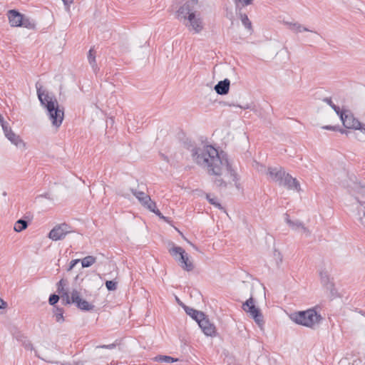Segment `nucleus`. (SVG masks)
<instances>
[{"instance_id": "f257e3e1", "label": "nucleus", "mask_w": 365, "mask_h": 365, "mask_svg": "<svg viewBox=\"0 0 365 365\" xmlns=\"http://www.w3.org/2000/svg\"><path fill=\"white\" fill-rule=\"evenodd\" d=\"M192 156L193 160L205 169L209 175L215 176L213 182L217 187H227V180L232 178L238 187L237 173L231 168L225 155L222 153L220 154L213 146L202 145L195 148L192 150Z\"/></svg>"}, {"instance_id": "f03ea898", "label": "nucleus", "mask_w": 365, "mask_h": 365, "mask_svg": "<svg viewBox=\"0 0 365 365\" xmlns=\"http://www.w3.org/2000/svg\"><path fill=\"white\" fill-rule=\"evenodd\" d=\"M183 4L177 11V18L190 32L200 34L204 29V23L195 7L198 0H182Z\"/></svg>"}, {"instance_id": "7ed1b4c3", "label": "nucleus", "mask_w": 365, "mask_h": 365, "mask_svg": "<svg viewBox=\"0 0 365 365\" xmlns=\"http://www.w3.org/2000/svg\"><path fill=\"white\" fill-rule=\"evenodd\" d=\"M37 96L42 106L46 110L47 115L53 126L58 128L64 118L63 108H61L55 96L42 89L38 83L36 84Z\"/></svg>"}, {"instance_id": "20e7f679", "label": "nucleus", "mask_w": 365, "mask_h": 365, "mask_svg": "<svg viewBox=\"0 0 365 365\" xmlns=\"http://www.w3.org/2000/svg\"><path fill=\"white\" fill-rule=\"evenodd\" d=\"M290 319L298 324L313 328L319 323L322 317L314 309H310L294 312L290 315Z\"/></svg>"}, {"instance_id": "39448f33", "label": "nucleus", "mask_w": 365, "mask_h": 365, "mask_svg": "<svg viewBox=\"0 0 365 365\" xmlns=\"http://www.w3.org/2000/svg\"><path fill=\"white\" fill-rule=\"evenodd\" d=\"M170 245L171 247L169 248L168 251L175 259L179 262L180 267L187 272L192 271L194 266L192 262L189 259L188 255L185 251L181 247L175 246L173 242Z\"/></svg>"}, {"instance_id": "423d86ee", "label": "nucleus", "mask_w": 365, "mask_h": 365, "mask_svg": "<svg viewBox=\"0 0 365 365\" xmlns=\"http://www.w3.org/2000/svg\"><path fill=\"white\" fill-rule=\"evenodd\" d=\"M63 304H75L76 306L83 311H91L95 306L81 297V293L77 289H73L70 294H64L63 296Z\"/></svg>"}, {"instance_id": "0eeeda50", "label": "nucleus", "mask_w": 365, "mask_h": 365, "mask_svg": "<svg viewBox=\"0 0 365 365\" xmlns=\"http://www.w3.org/2000/svg\"><path fill=\"white\" fill-rule=\"evenodd\" d=\"M131 192L141 204L142 206L148 209L151 208V206L154 205V202L151 200L150 197L144 192L143 190H139L135 188H130L128 190L124 189H120L118 191V194L124 198L130 199Z\"/></svg>"}, {"instance_id": "6e6552de", "label": "nucleus", "mask_w": 365, "mask_h": 365, "mask_svg": "<svg viewBox=\"0 0 365 365\" xmlns=\"http://www.w3.org/2000/svg\"><path fill=\"white\" fill-rule=\"evenodd\" d=\"M242 309L247 313H249L255 323L262 329L264 325L263 315L259 308L254 304L252 297H250L242 304Z\"/></svg>"}, {"instance_id": "1a4fd4ad", "label": "nucleus", "mask_w": 365, "mask_h": 365, "mask_svg": "<svg viewBox=\"0 0 365 365\" xmlns=\"http://www.w3.org/2000/svg\"><path fill=\"white\" fill-rule=\"evenodd\" d=\"M73 232L72 227L66 224L62 223L56 225L49 232L48 237L53 241L63 239L67 234Z\"/></svg>"}, {"instance_id": "9d476101", "label": "nucleus", "mask_w": 365, "mask_h": 365, "mask_svg": "<svg viewBox=\"0 0 365 365\" xmlns=\"http://www.w3.org/2000/svg\"><path fill=\"white\" fill-rule=\"evenodd\" d=\"M340 119L346 128L360 130L365 133V125H362L351 113H341Z\"/></svg>"}, {"instance_id": "9b49d317", "label": "nucleus", "mask_w": 365, "mask_h": 365, "mask_svg": "<svg viewBox=\"0 0 365 365\" xmlns=\"http://www.w3.org/2000/svg\"><path fill=\"white\" fill-rule=\"evenodd\" d=\"M236 6V11L239 13L240 15V19L242 24L245 28L250 29L252 27V24L250 19H248L246 14H242L241 13L242 7L248 6L252 4V0H234Z\"/></svg>"}, {"instance_id": "f8f14e48", "label": "nucleus", "mask_w": 365, "mask_h": 365, "mask_svg": "<svg viewBox=\"0 0 365 365\" xmlns=\"http://www.w3.org/2000/svg\"><path fill=\"white\" fill-rule=\"evenodd\" d=\"M320 281L322 285L330 291L332 297L336 296V290L334 289V285L332 279L330 278L329 274L327 270L322 269L319 272Z\"/></svg>"}, {"instance_id": "ddd939ff", "label": "nucleus", "mask_w": 365, "mask_h": 365, "mask_svg": "<svg viewBox=\"0 0 365 365\" xmlns=\"http://www.w3.org/2000/svg\"><path fill=\"white\" fill-rule=\"evenodd\" d=\"M198 325L206 336H212L215 335L216 329L213 324L204 315L198 322Z\"/></svg>"}, {"instance_id": "4468645a", "label": "nucleus", "mask_w": 365, "mask_h": 365, "mask_svg": "<svg viewBox=\"0 0 365 365\" xmlns=\"http://www.w3.org/2000/svg\"><path fill=\"white\" fill-rule=\"evenodd\" d=\"M267 174L272 181L280 185L283 180V178L286 175V173L281 167H269L267 169Z\"/></svg>"}, {"instance_id": "2eb2a0df", "label": "nucleus", "mask_w": 365, "mask_h": 365, "mask_svg": "<svg viewBox=\"0 0 365 365\" xmlns=\"http://www.w3.org/2000/svg\"><path fill=\"white\" fill-rule=\"evenodd\" d=\"M280 185L284 186L289 190H294L297 192L300 191V185L299 181L296 178H292L289 173H286Z\"/></svg>"}, {"instance_id": "dca6fc26", "label": "nucleus", "mask_w": 365, "mask_h": 365, "mask_svg": "<svg viewBox=\"0 0 365 365\" xmlns=\"http://www.w3.org/2000/svg\"><path fill=\"white\" fill-rule=\"evenodd\" d=\"M357 200L360 205V207H357L359 221L365 227V188L361 189V195L357 197Z\"/></svg>"}, {"instance_id": "f3484780", "label": "nucleus", "mask_w": 365, "mask_h": 365, "mask_svg": "<svg viewBox=\"0 0 365 365\" xmlns=\"http://www.w3.org/2000/svg\"><path fill=\"white\" fill-rule=\"evenodd\" d=\"M6 138L18 148L22 150H25L26 149V145L20 135L16 134L13 131L9 134H6Z\"/></svg>"}, {"instance_id": "a211bd4d", "label": "nucleus", "mask_w": 365, "mask_h": 365, "mask_svg": "<svg viewBox=\"0 0 365 365\" xmlns=\"http://www.w3.org/2000/svg\"><path fill=\"white\" fill-rule=\"evenodd\" d=\"M8 18L11 26H20L22 24L24 16L16 10H9L8 11Z\"/></svg>"}, {"instance_id": "6ab92c4d", "label": "nucleus", "mask_w": 365, "mask_h": 365, "mask_svg": "<svg viewBox=\"0 0 365 365\" xmlns=\"http://www.w3.org/2000/svg\"><path fill=\"white\" fill-rule=\"evenodd\" d=\"M230 86V81L229 79L225 78L223 81H219L215 86V91L218 95H226L229 92Z\"/></svg>"}, {"instance_id": "aec40b11", "label": "nucleus", "mask_w": 365, "mask_h": 365, "mask_svg": "<svg viewBox=\"0 0 365 365\" xmlns=\"http://www.w3.org/2000/svg\"><path fill=\"white\" fill-rule=\"evenodd\" d=\"M284 24H286L289 29H290L292 31L297 34L301 33L302 31H310L312 32V31L309 30L307 27L304 26L303 25L297 23V22H284Z\"/></svg>"}, {"instance_id": "412c9836", "label": "nucleus", "mask_w": 365, "mask_h": 365, "mask_svg": "<svg viewBox=\"0 0 365 365\" xmlns=\"http://www.w3.org/2000/svg\"><path fill=\"white\" fill-rule=\"evenodd\" d=\"M285 221L292 230H299L301 228L304 232L309 233L308 230L304 226L302 222L299 220H291L287 214L285 215Z\"/></svg>"}, {"instance_id": "4be33fe9", "label": "nucleus", "mask_w": 365, "mask_h": 365, "mask_svg": "<svg viewBox=\"0 0 365 365\" xmlns=\"http://www.w3.org/2000/svg\"><path fill=\"white\" fill-rule=\"evenodd\" d=\"M184 309L186 314L190 316L193 319H195L197 323L200 319L205 315L202 312H199L193 308L184 306Z\"/></svg>"}, {"instance_id": "5701e85b", "label": "nucleus", "mask_w": 365, "mask_h": 365, "mask_svg": "<svg viewBox=\"0 0 365 365\" xmlns=\"http://www.w3.org/2000/svg\"><path fill=\"white\" fill-rule=\"evenodd\" d=\"M155 361L161 363L171 364L178 361V359L173 358L170 356L158 355L154 358Z\"/></svg>"}, {"instance_id": "b1692460", "label": "nucleus", "mask_w": 365, "mask_h": 365, "mask_svg": "<svg viewBox=\"0 0 365 365\" xmlns=\"http://www.w3.org/2000/svg\"><path fill=\"white\" fill-rule=\"evenodd\" d=\"M27 227L28 222L23 219H20L16 222L14 229L16 232H20L22 230L26 229Z\"/></svg>"}, {"instance_id": "393cba45", "label": "nucleus", "mask_w": 365, "mask_h": 365, "mask_svg": "<svg viewBox=\"0 0 365 365\" xmlns=\"http://www.w3.org/2000/svg\"><path fill=\"white\" fill-rule=\"evenodd\" d=\"M96 261V258L93 256H87L83 258L81 262L83 267H89Z\"/></svg>"}, {"instance_id": "a878e982", "label": "nucleus", "mask_w": 365, "mask_h": 365, "mask_svg": "<svg viewBox=\"0 0 365 365\" xmlns=\"http://www.w3.org/2000/svg\"><path fill=\"white\" fill-rule=\"evenodd\" d=\"M54 317L57 322L62 323L64 321L63 318V309L58 307H54Z\"/></svg>"}, {"instance_id": "bb28decb", "label": "nucleus", "mask_w": 365, "mask_h": 365, "mask_svg": "<svg viewBox=\"0 0 365 365\" xmlns=\"http://www.w3.org/2000/svg\"><path fill=\"white\" fill-rule=\"evenodd\" d=\"M64 282H63V279H61L58 284H57V292L58 293V294L61 296V303L63 304V296H64V294H69V293L64 289Z\"/></svg>"}, {"instance_id": "cd10ccee", "label": "nucleus", "mask_w": 365, "mask_h": 365, "mask_svg": "<svg viewBox=\"0 0 365 365\" xmlns=\"http://www.w3.org/2000/svg\"><path fill=\"white\" fill-rule=\"evenodd\" d=\"M106 287L109 291H114L117 289V282L113 280H108L106 282Z\"/></svg>"}, {"instance_id": "c85d7f7f", "label": "nucleus", "mask_w": 365, "mask_h": 365, "mask_svg": "<svg viewBox=\"0 0 365 365\" xmlns=\"http://www.w3.org/2000/svg\"><path fill=\"white\" fill-rule=\"evenodd\" d=\"M152 207L151 208H148V210H149L150 212L155 213L156 215H158L160 218L161 219H163L165 220H166V217H164L162 213L160 212V210L157 208L156 207V204L155 202H154V205L153 206H151Z\"/></svg>"}, {"instance_id": "c756f323", "label": "nucleus", "mask_w": 365, "mask_h": 365, "mask_svg": "<svg viewBox=\"0 0 365 365\" xmlns=\"http://www.w3.org/2000/svg\"><path fill=\"white\" fill-rule=\"evenodd\" d=\"M61 296L59 294H51L48 299V302L51 305H54L60 299Z\"/></svg>"}, {"instance_id": "7c9ffc66", "label": "nucleus", "mask_w": 365, "mask_h": 365, "mask_svg": "<svg viewBox=\"0 0 365 365\" xmlns=\"http://www.w3.org/2000/svg\"><path fill=\"white\" fill-rule=\"evenodd\" d=\"M2 130L4 131L5 137L6 136V134H9L13 130H11V127L9 126V123H6L1 125Z\"/></svg>"}, {"instance_id": "2f4dec72", "label": "nucleus", "mask_w": 365, "mask_h": 365, "mask_svg": "<svg viewBox=\"0 0 365 365\" xmlns=\"http://www.w3.org/2000/svg\"><path fill=\"white\" fill-rule=\"evenodd\" d=\"M88 60L89 61H94L96 60V51L93 48H91L88 51Z\"/></svg>"}, {"instance_id": "473e14b6", "label": "nucleus", "mask_w": 365, "mask_h": 365, "mask_svg": "<svg viewBox=\"0 0 365 365\" xmlns=\"http://www.w3.org/2000/svg\"><path fill=\"white\" fill-rule=\"evenodd\" d=\"M207 199L208 200V201L212 204V205H215L216 207H219V208H222L221 205L220 203H218L217 201H216V198L215 197H210V195H207Z\"/></svg>"}, {"instance_id": "72a5a7b5", "label": "nucleus", "mask_w": 365, "mask_h": 365, "mask_svg": "<svg viewBox=\"0 0 365 365\" xmlns=\"http://www.w3.org/2000/svg\"><path fill=\"white\" fill-rule=\"evenodd\" d=\"M331 107L336 112V113L338 115H339L340 118H341V113H345V112L341 111L340 110V108L339 106H336L335 104L331 105Z\"/></svg>"}, {"instance_id": "f704fd0d", "label": "nucleus", "mask_w": 365, "mask_h": 365, "mask_svg": "<svg viewBox=\"0 0 365 365\" xmlns=\"http://www.w3.org/2000/svg\"><path fill=\"white\" fill-rule=\"evenodd\" d=\"M66 7V11H70V6L73 2V0H62Z\"/></svg>"}, {"instance_id": "c9c22d12", "label": "nucleus", "mask_w": 365, "mask_h": 365, "mask_svg": "<svg viewBox=\"0 0 365 365\" xmlns=\"http://www.w3.org/2000/svg\"><path fill=\"white\" fill-rule=\"evenodd\" d=\"M80 262V259H73L71 261L68 271H71Z\"/></svg>"}, {"instance_id": "e433bc0d", "label": "nucleus", "mask_w": 365, "mask_h": 365, "mask_svg": "<svg viewBox=\"0 0 365 365\" xmlns=\"http://www.w3.org/2000/svg\"><path fill=\"white\" fill-rule=\"evenodd\" d=\"M89 63L91 66L93 72L97 73L99 68L97 66L96 60H94V61H89Z\"/></svg>"}, {"instance_id": "4c0bfd02", "label": "nucleus", "mask_w": 365, "mask_h": 365, "mask_svg": "<svg viewBox=\"0 0 365 365\" xmlns=\"http://www.w3.org/2000/svg\"><path fill=\"white\" fill-rule=\"evenodd\" d=\"M20 26L31 28V24L29 23V19L23 18L22 24H21Z\"/></svg>"}, {"instance_id": "58836bf2", "label": "nucleus", "mask_w": 365, "mask_h": 365, "mask_svg": "<svg viewBox=\"0 0 365 365\" xmlns=\"http://www.w3.org/2000/svg\"><path fill=\"white\" fill-rule=\"evenodd\" d=\"M115 347V345L114 344H108V345H102V346H97V348L109 349H113Z\"/></svg>"}, {"instance_id": "ea45409f", "label": "nucleus", "mask_w": 365, "mask_h": 365, "mask_svg": "<svg viewBox=\"0 0 365 365\" xmlns=\"http://www.w3.org/2000/svg\"><path fill=\"white\" fill-rule=\"evenodd\" d=\"M230 106H236V107H240V108L242 109H244V110H246V109H250V106L249 104H245L244 106H238V105H235V104H230Z\"/></svg>"}, {"instance_id": "a19ab883", "label": "nucleus", "mask_w": 365, "mask_h": 365, "mask_svg": "<svg viewBox=\"0 0 365 365\" xmlns=\"http://www.w3.org/2000/svg\"><path fill=\"white\" fill-rule=\"evenodd\" d=\"M37 197H44L48 200H51V195L48 192H46L41 195H39Z\"/></svg>"}, {"instance_id": "79ce46f5", "label": "nucleus", "mask_w": 365, "mask_h": 365, "mask_svg": "<svg viewBox=\"0 0 365 365\" xmlns=\"http://www.w3.org/2000/svg\"><path fill=\"white\" fill-rule=\"evenodd\" d=\"M351 365H364V364L360 359H356L353 361Z\"/></svg>"}, {"instance_id": "37998d69", "label": "nucleus", "mask_w": 365, "mask_h": 365, "mask_svg": "<svg viewBox=\"0 0 365 365\" xmlns=\"http://www.w3.org/2000/svg\"><path fill=\"white\" fill-rule=\"evenodd\" d=\"M324 129H326V130H337V127L336 126H331V125H326L324 127H323Z\"/></svg>"}, {"instance_id": "c03bdc74", "label": "nucleus", "mask_w": 365, "mask_h": 365, "mask_svg": "<svg viewBox=\"0 0 365 365\" xmlns=\"http://www.w3.org/2000/svg\"><path fill=\"white\" fill-rule=\"evenodd\" d=\"M324 102H326L327 104H329L330 106L331 105H333V102L330 98H325L323 99Z\"/></svg>"}, {"instance_id": "a18cd8bd", "label": "nucleus", "mask_w": 365, "mask_h": 365, "mask_svg": "<svg viewBox=\"0 0 365 365\" xmlns=\"http://www.w3.org/2000/svg\"><path fill=\"white\" fill-rule=\"evenodd\" d=\"M6 303L0 298V309H3L6 307Z\"/></svg>"}, {"instance_id": "49530a36", "label": "nucleus", "mask_w": 365, "mask_h": 365, "mask_svg": "<svg viewBox=\"0 0 365 365\" xmlns=\"http://www.w3.org/2000/svg\"><path fill=\"white\" fill-rule=\"evenodd\" d=\"M226 17L228 18L230 20H232L233 19V14L232 12H227Z\"/></svg>"}, {"instance_id": "de8ad7c7", "label": "nucleus", "mask_w": 365, "mask_h": 365, "mask_svg": "<svg viewBox=\"0 0 365 365\" xmlns=\"http://www.w3.org/2000/svg\"><path fill=\"white\" fill-rule=\"evenodd\" d=\"M7 123L6 121L4 120V118L2 117L1 115H0V124L1 125H2L3 124Z\"/></svg>"}, {"instance_id": "09e8293b", "label": "nucleus", "mask_w": 365, "mask_h": 365, "mask_svg": "<svg viewBox=\"0 0 365 365\" xmlns=\"http://www.w3.org/2000/svg\"><path fill=\"white\" fill-rule=\"evenodd\" d=\"M339 131L341 133H342V134H346V135H347V134L349 133V132H347L346 130L342 129V128L339 129Z\"/></svg>"}, {"instance_id": "8fccbe9b", "label": "nucleus", "mask_w": 365, "mask_h": 365, "mask_svg": "<svg viewBox=\"0 0 365 365\" xmlns=\"http://www.w3.org/2000/svg\"><path fill=\"white\" fill-rule=\"evenodd\" d=\"M187 242H188L189 244H190V245L192 246V247H193L194 249H195L196 250H197V247L195 245H194L193 244H192V243H191L190 242H189V241H187Z\"/></svg>"}, {"instance_id": "3c124183", "label": "nucleus", "mask_w": 365, "mask_h": 365, "mask_svg": "<svg viewBox=\"0 0 365 365\" xmlns=\"http://www.w3.org/2000/svg\"><path fill=\"white\" fill-rule=\"evenodd\" d=\"M162 158H163V160H165L166 161H168V157L165 156V155H162Z\"/></svg>"}]
</instances>
